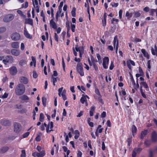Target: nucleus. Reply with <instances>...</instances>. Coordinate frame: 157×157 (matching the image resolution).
Here are the masks:
<instances>
[{"label": "nucleus", "instance_id": "f257e3e1", "mask_svg": "<svg viewBox=\"0 0 157 157\" xmlns=\"http://www.w3.org/2000/svg\"><path fill=\"white\" fill-rule=\"evenodd\" d=\"M46 127V131L47 133H50L51 131H52V129L53 127V123L52 121L48 123V125L45 123H44L41 124L40 126V129L42 131H44L45 130V127Z\"/></svg>", "mask_w": 157, "mask_h": 157}, {"label": "nucleus", "instance_id": "f03ea898", "mask_svg": "<svg viewBox=\"0 0 157 157\" xmlns=\"http://www.w3.org/2000/svg\"><path fill=\"white\" fill-rule=\"evenodd\" d=\"M25 90V86L23 84H19L17 86L15 89V92L16 95H21L23 94Z\"/></svg>", "mask_w": 157, "mask_h": 157}, {"label": "nucleus", "instance_id": "7ed1b4c3", "mask_svg": "<svg viewBox=\"0 0 157 157\" xmlns=\"http://www.w3.org/2000/svg\"><path fill=\"white\" fill-rule=\"evenodd\" d=\"M14 18V16L12 14H9L4 17L3 21L5 22H9L13 20Z\"/></svg>", "mask_w": 157, "mask_h": 157}, {"label": "nucleus", "instance_id": "20e7f679", "mask_svg": "<svg viewBox=\"0 0 157 157\" xmlns=\"http://www.w3.org/2000/svg\"><path fill=\"white\" fill-rule=\"evenodd\" d=\"M21 130V126L20 124L17 122H15L14 124V132L16 133H19Z\"/></svg>", "mask_w": 157, "mask_h": 157}, {"label": "nucleus", "instance_id": "39448f33", "mask_svg": "<svg viewBox=\"0 0 157 157\" xmlns=\"http://www.w3.org/2000/svg\"><path fill=\"white\" fill-rule=\"evenodd\" d=\"M77 70L81 76L84 75V73L83 71L82 65L81 63H78L77 66Z\"/></svg>", "mask_w": 157, "mask_h": 157}, {"label": "nucleus", "instance_id": "423d86ee", "mask_svg": "<svg viewBox=\"0 0 157 157\" xmlns=\"http://www.w3.org/2000/svg\"><path fill=\"white\" fill-rule=\"evenodd\" d=\"M113 45L114 48L116 49V52L117 53L118 48V41L117 36H115L114 37Z\"/></svg>", "mask_w": 157, "mask_h": 157}, {"label": "nucleus", "instance_id": "0eeeda50", "mask_svg": "<svg viewBox=\"0 0 157 157\" xmlns=\"http://www.w3.org/2000/svg\"><path fill=\"white\" fill-rule=\"evenodd\" d=\"M87 98L89 99V97L86 95H83L81 98L80 101L82 104H85L86 106L88 105Z\"/></svg>", "mask_w": 157, "mask_h": 157}, {"label": "nucleus", "instance_id": "6e6552de", "mask_svg": "<svg viewBox=\"0 0 157 157\" xmlns=\"http://www.w3.org/2000/svg\"><path fill=\"white\" fill-rule=\"evenodd\" d=\"M109 59L108 57H105L103 60V66L105 69L108 68Z\"/></svg>", "mask_w": 157, "mask_h": 157}, {"label": "nucleus", "instance_id": "1a4fd4ad", "mask_svg": "<svg viewBox=\"0 0 157 157\" xmlns=\"http://www.w3.org/2000/svg\"><path fill=\"white\" fill-rule=\"evenodd\" d=\"M12 39L14 41H17L19 40L21 38V36L19 34L15 33H13L11 36Z\"/></svg>", "mask_w": 157, "mask_h": 157}, {"label": "nucleus", "instance_id": "9d476101", "mask_svg": "<svg viewBox=\"0 0 157 157\" xmlns=\"http://www.w3.org/2000/svg\"><path fill=\"white\" fill-rule=\"evenodd\" d=\"M34 9L37 13L39 12V7L38 5V2L37 0H32Z\"/></svg>", "mask_w": 157, "mask_h": 157}, {"label": "nucleus", "instance_id": "9b49d317", "mask_svg": "<svg viewBox=\"0 0 157 157\" xmlns=\"http://www.w3.org/2000/svg\"><path fill=\"white\" fill-rule=\"evenodd\" d=\"M136 83L135 81L132 77L131 78V82L130 84V86L131 87L132 86L135 89L138 88L139 87V84L138 83V81H137V86L135 85Z\"/></svg>", "mask_w": 157, "mask_h": 157}, {"label": "nucleus", "instance_id": "f8f14e48", "mask_svg": "<svg viewBox=\"0 0 157 157\" xmlns=\"http://www.w3.org/2000/svg\"><path fill=\"white\" fill-rule=\"evenodd\" d=\"M19 81L20 82L24 84H27L28 83L29 80L27 77L25 76H21L19 78Z\"/></svg>", "mask_w": 157, "mask_h": 157}, {"label": "nucleus", "instance_id": "ddd939ff", "mask_svg": "<svg viewBox=\"0 0 157 157\" xmlns=\"http://www.w3.org/2000/svg\"><path fill=\"white\" fill-rule=\"evenodd\" d=\"M10 74L12 75H14L17 73V70L15 67H13L9 69Z\"/></svg>", "mask_w": 157, "mask_h": 157}, {"label": "nucleus", "instance_id": "4468645a", "mask_svg": "<svg viewBox=\"0 0 157 157\" xmlns=\"http://www.w3.org/2000/svg\"><path fill=\"white\" fill-rule=\"evenodd\" d=\"M63 88L62 87L58 89V94L59 97L63 96L66 94V91L65 90H63Z\"/></svg>", "mask_w": 157, "mask_h": 157}, {"label": "nucleus", "instance_id": "2eb2a0df", "mask_svg": "<svg viewBox=\"0 0 157 157\" xmlns=\"http://www.w3.org/2000/svg\"><path fill=\"white\" fill-rule=\"evenodd\" d=\"M141 151L140 148H135L133 151L132 154V157H135L136 154L139 153Z\"/></svg>", "mask_w": 157, "mask_h": 157}, {"label": "nucleus", "instance_id": "dca6fc26", "mask_svg": "<svg viewBox=\"0 0 157 157\" xmlns=\"http://www.w3.org/2000/svg\"><path fill=\"white\" fill-rule=\"evenodd\" d=\"M127 65L129 69L131 68V65L132 66H134L135 65L134 62L132 60H128L127 61Z\"/></svg>", "mask_w": 157, "mask_h": 157}, {"label": "nucleus", "instance_id": "f3484780", "mask_svg": "<svg viewBox=\"0 0 157 157\" xmlns=\"http://www.w3.org/2000/svg\"><path fill=\"white\" fill-rule=\"evenodd\" d=\"M101 127V125H98L97 128L95 132V135L97 136H98L99 133H101L102 132L103 128H102Z\"/></svg>", "mask_w": 157, "mask_h": 157}, {"label": "nucleus", "instance_id": "a211bd4d", "mask_svg": "<svg viewBox=\"0 0 157 157\" xmlns=\"http://www.w3.org/2000/svg\"><path fill=\"white\" fill-rule=\"evenodd\" d=\"M49 25L50 26L54 29H56L57 26L56 23L53 19H51L50 21Z\"/></svg>", "mask_w": 157, "mask_h": 157}, {"label": "nucleus", "instance_id": "6ab92c4d", "mask_svg": "<svg viewBox=\"0 0 157 157\" xmlns=\"http://www.w3.org/2000/svg\"><path fill=\"white\" fill-rule=\"evenodd\" d=\"M27 63V61L26 60L22 59L19 62V64L22 67H26Z\"/></svg>", "mask_w": 157, "mask_h": 157}, {"label": "nucleus", "instance_id": "aec40b11", "mask_svg": "<svg viewBox=\"0 0 157 157\" xmlns=\"http://www.w3.org/2000/svg\"><path fill=\"white\" fill-rule=\"evenodd\" d=\"M32 61L30 62V66H33L35 68L36 66V59L33 56L31 57Z\"/></svg>", "mask_w": 157, "mask_h": 157}, {"label": "nucleus", "instance_id": "412c9836", "mask_svg": "<svg viewBox=\"0 0 157 157\" xmlns=\"http://www.w3.org/2000/svg\"><path fill=\"white\" fill-rule=\"evenodd\" d=\"M11 53L13 55L17 56L20 55V52L19 50L16 49H13L11 51Z\"/></svg>", "mask_w": 157, "mask_h": 157}, {"label": "nucleus", "instance_id": "4be33fe9", "mask_svg": "<svg viewBox=\"0 0 157 157\" xmlns=\"http://www.w3.org/2000/svg\"><path fill=\"white\" fill-rule=\"evenodd\" d=\"M151 52L152 55L157 56V47L156 45L154 46V48H151Z\"/></svg>", "mask_w": 157, "mask_h": 157}, {"label": "nucleus", "instance_id": "5701e85b", "mask_svg": "<svg viewBox=\"0 0 157 157\" xmlns=\"http://www.w3.org/2000/svg\"><path fill=\"white\" fill-rule=\"evenodd\" d=\"M11 46L14 48H19V43L17 42H14L12 43Z\"/></svg>", "mask_w": 157, "mask_h": 157}, {"label": "nucleus", "instance_id": "b1692460", "mask_svg": "<svg viewBox=\"0 0 157 157\" xmlns=\"http://www.w3.org/2000/svg\"><path fill=\"white\" fill-rule=\"evenodd\" d=\"M1 123L2 125L6 126L9 125L10 124V122L8 120H2L1 121Z\"/></svg>", "mask_w": 157, "mask_h": 157}, {"label": "nucleus", "instance_id": "393cba45", "mask_svg": "<svg viewBox=\"0 0 157 157\" xmlns=\"http://www.w3.org/2000/svg\"><path fill=\"white\" fill-rule=\"evenodd\" d=\"M152 140L155 142L157 140V135L155 132H153L152 134Z\"/></svg>", "mask_w": 157, "mask_h": 157}, {"label": "nucleus", "instance_id": "a878e982", "mask_svg": "<svg viewBox=\"0 0 157 157\" xmlns=\"http://www.w3.org/2000/svg\"><path fill=\"white\" fill-rule=\"evenodd\" d=\"M24 34L25 36L27 38H31V36L29 34V33L28 32L27 29L25 27L24 28Z\"/></svg>", "mask_w": 157, "mask_h": 157}, {"label": "nucleus", "instance_id": "bb28decb", "mask_svg": "<svg viewBox=\"0 0 157 157\" xmlns=\"http://www.w3.org/2000/svg\"><path fill=\"white\" fill-rule=\"evenodd\" d=\"M12 58V57L11 56H7L6 57V59H3V63L5 65H6L9 62V59H10Z\"/></svg>", "mask_w": 157, "mask_h": 157}, {"label": "nucleus", "instance_id": "cd10ccee", "mask_svg": "<svg viewBox=\"0 0 157 157\" xmlns=\"http://www.w3.org/2000/svg\"><path fill=\"white\" fill-rule=\"evenodd\" d=\"M132 135L134 136L136 134L137 132V128L134 125H133L132 127Z\"/></svg>", "mask_w": 157, "mask_h": 157}, {"label": "nucleus", "instance_id": "c85d7f7f", "mask_svg": "<svg viewBox=\"0 0 157 157\" xmlns=\"http://www.w3.org/2000/svg\"><path fill=\"white\" fill-rule=\"evenodd\" d=\"M141 52L144 55V56L146 57L147 59H149V56L148 53L146 52V50L144 49H141Z\"/></svg>", "mask_w": 157, "mask_h": 157}, {"label": "nucleus", "instance_id": "c756f323", "mask_svg": "<svg viewBox=\"0 0 157 157\" xmlns=\"http://www.w3.org/2000/svg\"><path fill=\"white\" fill-rule=\"evenodd\" d=\"M140 84V89H142V86H143L144 88L147 89L148 88V85L146 82L143 81Z\"/></svg>", "mask_w": 157, "mask_h": 157}, {"label": "nucleus", "instance_id": "7c9ffc66", "mask_svg": "<svg viewBox=\"0 0 157 157\" xmlns=\"http://www.w3.org/2000/svg\"><path fill=\"white\" fill-rule=\"evenodd\" d=\"M62 11V9H58V10L57 11L56 15V18L57 20H58L59 17L60 16V15Z\"/></svg>", "mask_w": 157, "mask_h": 157}, {"label": "nucleus", "instance_id": "2f4dec72", "mask_svg": "<svg viewBox=\"0 0 157 157\" xmlns=\"http://www.w3.org/2000/svg\"><path fill=\"white\" fill-rule=\"evenodd\" d=\"M75 136L74 138L75 139H77L80 136V133L79 131L78 130H75L74 132Z\"/></svg>", "mask_w": 157, "mask_h": 157}, {"label": "nucleus", "instance_id": "473e14b6", "mask_svg": "<svg viewBox=\"0 0 157 157\" xmlns=\"http://www.w3.org/2000/svg\"><path fill=\"white\" fill-rule=\"evenodd\" d=\"M154 12L156 13V16H157V9H151L150 10L149 13L151 15L153 16Z\"/></svg>", "mask_w": 157, "mask_h": 157}, {"label": "nucleus", "instance_id": "72a5a7b5", "mask_svg": "<svg viewBox=\"0 0 157 157\" xmlns=\"http://www.w3.org/2000/svg\"><path fill=\"white\" fill-rule=\"evenodd\" d=\"M25 23L26 24H28L32 25L33 24V20L30 18L26 19L25 20Z\"/></svg>", "mask_w": 157, "mask_h": 157}, {"label": "nucleus", "instance_id": "f704fd0d", "mask_svg": "<svg viewBox=\"0 0 157 157\" xmlns=\"http://www.w3.org/2000/svg\"><path fill=\"white\" fill-rule=\"evenodd\" d=\"M20 98L22 100L26 101L29 99V98L26 95H24L20 97Z\"/></svg>", "mask_w": 157, "mask_h": 157}, {"label": "nucleus", "instance_id": "c9c22d12", "mask_svg": "<svg viewBox=\"0 0 157 157\" xmlns=\"http://www.w3.org/2000/svg\"><path fill=\"white\" fill-rule=\"evenodd\" d=\"M133 15V13H130L128 11H127L125 14V16L127 17L128 19H130Z\"/></svg>", "mask_w": 157, "mask_h": 157}, {"label": "nucleus", "instance_id": "e433bc0d", "mask_svg": "<svg viewBox=\"0 0 157 157\" xmlns=\"http://www.w3.org/2000/svg\"><path fill=\"white\" fill-rule=\"evenodd\" d=\"M147 134V131L145 130L142 132L140 135V138L143 139L144 136Z\"/></svg>", "mask_w": 157, "mask_h": 157}, {"label": "nucleus", "instance_id": "4c0bfd02", "mask_svg": "<svg viewBox=\"0 0 157 157\" xmlns=\"http://www.w3.org/2000/svg\"><path fill=\"white\" fill-rule=\"evenodd\" d=\"M76 8L75 7H73L71 11V15L73 17H75L76 16Z\"/></svg>", "mask_w": 157, "mask_h": 157}, {"label": "nucleus", "instance_id": "58836bf2", "mask_svg": "<svg viewBox=\"0 0 157 157\" xmlns=\"http://www.w3.org/2000/svg\"><path fill=\"white\" fill-rule=\"evenodd\" d=\"M38 157H43L45 153L44 151H42L40 153H38Z\"/></svg>", "mask_w": 157, "mask_h": 157}, {"label": "nucleus", "instance_id": "ea45409f", "mask_svg": "<svg viewBox=\"0 0 157 157\" xmlns=\"http://www.w3.org/2000/svg\"><path fill=\"white\" fill-rule=\"evenodd\" d=\"M97 58L98 59V61L99 63L100 64L101 63V58L100 55L98 54H97L96 55Z\"/></svg>", "mask_w": 157, "mask_h": 157}, {"label": "nucleus", "instance_id": "a19ab883", "mask_svg": "<svg viewBox=\"0 0 157 157\" xmlns=\"http://www.w3.org/2000/svg\"><path fill=\"white\" fill-rule=\"evenodd\" d=\"M44 116L43 113H41L40 114L39 121L40 122H43L44 120Z\"/></svg>", "mask_w": 157, "mask_h": 157}, {"label": "nucleus", "instance_id": "79ce46f5", "mask_svg": "<svg viewBox=\"0 0 157 157\" xmlns=\"http://www.w3.org/2000/svg\"><path fill=\"white\" fill-rule=\"evenodd\" d=\"M47 99L45 97H43L42 98V102L43 105L44 106H46Z\"/></svg>", "mask_w": 157, "mask_h": 157}, {"label": "nucleus", "instance_id": "37998d69", "mask_svg": "<svg viewBox=\"0 0 157 157\" xmlns=\"http://www.w3.org/2000/svg\"><path fill=\"white\" fill-rule=\"evenodd\" d=\"M91 59L92 62V65L96 64V63L97 62L96 60H95L93 57L91 56Z\"/></svg>", "mask_w": 157, "mask_h": 157}, {"label": "nucleus", "instance_id": "c03bdc74", "mask_svg": "<svg viewBox=\"0 0 157 157\" xmlns=\"http://www.w3.org/2000/svg\"><path fill=\"white\" fill-rule=\"evenodd\" d=\"M17 13L19 14L20 15L21 17H23L25 18L26 17V16L25 15L23 12H22L20 10H18L17 11Z\"/></svg>", "mask_w": 157, "mask_h": 157}, {"label": "nucleus", "instance_id": "a18cd8bd", "mask_svg": "<svg viewBox=\"0 0 157 157\" xmlns=\"http://www.w3.org/2000/svg\"><path fill=\"white\" fill-rule=\"evenodd\" d=\"M82 48H79L78 47L77 45H76L75 48V51L76 52H81V51L82 50Z\"/></svg>", "mask_w": 157, "mask_h": 157}, {"label": "nucleus", "instance_id": "49530a36", "mask_svg": "<svg viewBox=\"0 0 157 157\" xmlns=\"http://www.w3.org/2000/svg\"><path fill=\"white\" fill-rule=\"evenodd\" d=\"M30 133L29 132H27L24 133L22 136L23 138H25L27 137L29 135Z\"/></svg>", "mask_w": 157, "mask_h": 157}, {"label": "nucleus", "instance_id": "de8ad7c7", "mask_svg": "<svg viewBox=\"0 0 157 157\" xmlns=\"http://www.w3.org/2000/svg\"><path fill=\"white\" fill-rule=\"evenodd\" d=\"M119 94L120 96H124L126 94V93L124 90H122L119 92Z\"/></svg>", "mask_w": 157, "mask_h": 157}, {"label": "nucleus", "instance_id": "09e8293b", "mask_svg": "<svg viewBox=\"0 0 157 157\" xmlns=\"http://www.w3.org/2000/svg\"><path fill=\"white\" fill-rule=\"evenodd\" d=\"M21 157H26V153L25 151V150H22L21 151Z\"/></svg>", "mask_w": 157, "mask_h": 157}, {"label": "nucleus", "instance_id": "8fccbe9b", "mask_svg": "<svg viewBox=\"0 0 157 157\" xmlns=\"http://www.w3.org/2000/svg\"><path fill=\"white\" fill-rule=\"evenodd\" d=\"M52 81L53 82H56L57 81V79H58V78L57 77L55 78L53 76H52Z\"/></svg>", "mask_w": 157, "mask_h": 157}, {"label": "nucleus", "instance_id": "3c124183", "mask_svg": "<svg viewBox=\"0 0 157 157\" xmlns=\"http://www.w3.org/2000/svg\"><path fill=\"white\" fill-rule=\"evenodd\" d=\"M28 6V3L27 2H25V4H22V7L25 8H27Z\"/></svg>", "mask_w": 157, "mask_h": 157}, {"label": "nucleus", "instance_id": "603ef678", "mask_svg": "<svg viewBox=\"0 0 157 157\" xmlns=\"http://www.w3.org/2000/svg\"><path fill=\"white\" fill-rule=\"evenodd\" d=\"M54 38L55 39V40L57 42H58L59 41V40H58V38H59V37H58V35L56 33H54Z\"/></svg>", "mask_w": 157, "mask_h": 157}, {"label": "nucleus", "instance_id": "864d4df0", "mask_svg": "<svg viewBox=\"0 0 157 157\" xmlns=\"http://www.w3.org/2000/svg\"><path fill=\"white\" fill-rule=\"evenodd\" d=\"M140 16V13L139 12H136L135 13V17H139Z\"/></svg>", "mask_w": 157, "mask_h": 157}, {"label": "nucleus", "instance_id": "5fc2aeb1", "mask_svg": "<svg viewBox=\"0 0 157 157\" xmlns=\"http://www.w3.org/2000/svg\"><path fill=\"white\" fill-rule=\"evenodd\" d=\"M6 30V28L4 27L0 28V33H3Z\"/></svg>", "mask_w": 157, "mask_h": 157}, {"label": "nucleus", "instance_id": "6e6d98bb", "mask_svg": "<svg viewBox=\"0 0 157 157\" xmlns=\"http://www.w3.org/2000/svg\"><path fill=\"white\" fill-rule=\"evenodd\" d=\"M8 96V94L5 93L2 96V97L1 98L4 99L6 98H7Z\"/></svg>", "mask_w": 157, "mask_h": 157}, {"label": "nucleus", "instance_id": "4d7b16f0", "mask_svg": "<svg viewBox=\"0 0 157 157\" xmlns=\"http://www.w3.org/2000/svg\"><path fill=\"white\" fill-rule=\"evenodd\" d=\"M111 5L113 7H117L118 5V3H111Z\"/></svg>", "mask_w": 157, "mask_h": 157}, {"label": "nucleus", "instance_id": "13d9d810", "mask_svg": "<svg viewBox=\"0 0 157 157\" xmlns=\"http://www.w3.org/2000/svg\"><path fill=\"white\" fill-rule=\"evenodd\" d=\"M75 25L74 24H71V30L73 32H75Z\"/></svg>", "mask_w": 157, "mask_h": 157}, {"label": "nucleus", "instance_id": "bf43d9fd", "mask_svg": "<svg viewBox=\"0 0 157 157\" xmlns=\"http://www.w3.org/2000/svg\"><path fill=\"white\" fill-rule=\"evenodd\" d=\"M62 65H63V68L64 70V71H65V64L64 62V59L63 58H62Z\"/></svg>", "mask_w": 157, "mask_h": 157}, {"label": "nucleus", "instance_id": "052dcab7", "mask_svg": "<svg viewBox=\"0 0 157 157\" xmlns=\"http://www.w3.org/2000/svg\"><path fill=\"white\" fill-rule=\"evenodd\" d=\"M37 74L35 71H33V76L34 78H36L37 77Z\"/></svg>", "mask_w": 157, "mask_h": 157}, {"label": "nucleus", "instance_id": "680f3d73", "mask_svg": "<svg viewBox=\"0 0 157 157\" xmlns=\"http://www.w3.org/2000/svg\"><path fill=\"white\" fill-rule=\"evenodd\" d=\"M122 11L121 10H120L119 12V17L120 19L122 18Z\"/></svg>", "mask_w": 157, "mask_h": 157}, {"label": "nucleus", "instance_id": "e2e57ef3", "mask_svg": "<svg viewBox=\"0 0 157 157\" xmlns=\"http://www.w3.org/2000/svg\"><path fill=\"white\" fill-rule=\"evenodd\" d=\"M106 19H104L102 20V25L104 26H105L106 25Z\"/></svg>", "mask_w": 157, "mask_h": 157}, {"label": "nucleus", "instance_id": "0e129e2a", "mask_svg": "<svg viewBox=\"0 0 157 157\" xmlns=\"http://www.w3.org/2000/svg\"><path fill=\"white\" fill-rule=\"evenodd\" d=\"M63 1L61 2L58 7V9H62V7L63 6Z\"/></svg>", "mask_w": 157, "mask_h": 157}, {"label": "nucleus", "instance_id": "69168bd1", "mask_svg": "<svg viewBox=\"0 0 157 157\" xmlns=\"http://www.w3.org/2000/svg\"><path fill=\"white\" fill-rule=\"evenodd\" d=\"M82 153L80 151H78L77 153V157H82Z\"/></svg>", "mask_w": 157, "mask_h": 157}, {"label": "nucleus", "instance_id": "338daca9", "mask_svg": "<svg viewBox=\"0 0 157 157\" xmlns=\"http://www.w3.org/2000/svg\"><path fill=\"white\" fill-rule=\"evenodd\" d=\"M95 93L98 95H100V94L99 90L97 88H96L95 90Z\"/></svg>", "mask_w": 157, "mask_h": 157}, {"label": "nucleus", "instance_id": "774afa93", "mask_svg": "<svg viewBox=\"0 0 157 157\" xmlns=\"http://www.w3.org/2000/svg\"><path fill=\"white\" fill-rule=\"evenodd\" d=\"M106 115V112L103 111L101 115V117L102 118H104L105 117Z\"/></svg>", "mask_w": 157, "mask_h": 157}]
</instances>
